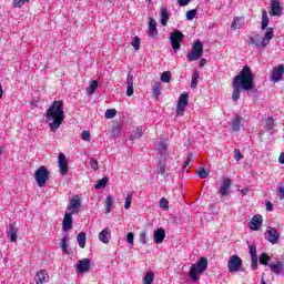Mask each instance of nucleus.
<instances>
[{"label": "nucleus", "instance_id": "nucleus-3", "mask_svg": "<svg viewBox=\"0 0 284 284\" xmlns=\"http://www.w3.org/2000/svg\"><path fill=\"white\" fill-rule=\"evenodd\" d=\"M207 270V258L206 257H200L196 264H193L190 267L189 276L193 283H196L199 281V274H203Z\"/></svg>", "mask_w": 284, "mask_h": 284}, {"label": "nucleus", "instance_id": "nucleus-27", "mask_svg": "<svg viewBox=\"0 0 284 284\" xmlns=\"http://www.w3.org/2000/svg\"><path fill=\"white\" fill-rule=\"evenodd\" d=\"M126 94L132 97L134 94V81L132 75L126 77Z\"/></svg>", "mask_w": 284, "mask_h": 284}, {"label": "nucleus", "instance_id": "nucleus-56", "mask_svg": "<svg viewBox=\"0 0 284 284\" xmlns=\"http://www.w3.org/2000/svg\"><path fill=\"white\" fill-rule=\"evenodd\" d=\"M234 159L235 161H241V159H243V153H241V150L234 149Z\"/></svg>", "mask_w": 284, "mask_h": 284}, {"label": "nucleus", "instance_id": "nucleus-36", "mask_svg": "<svg viewBox=\"0 0 284 284\" xmlns=\"http://www.w3.org/2000/svg\"><path fill=\"white\" fill-rule=\"evenodd\" d=\"M108 181H110V179H108V176L99 180L98 183L95 184V190H103V187H105V185H108Z\"/></svg>", "mask_w": 284, "mask_h": 284}, {"label": "nucleus", "instance_id": "nucleus-37", "mask_svg": "<svg viewBox=\"0 0 284 284\" xmlns=\"http://www.w3.org/2000/svg\"><path fill=\"white\" fill-rule=\"evenodd\" d=\"M97 88H99V82H97V80H93L87 90L88 94H94V92H97Z\"/></svg>", "mask_w": 284, "mask_h": 284}, {"label": "nucleus", "instance_id": "nucleus-44", "mask_svg": "<svg viewBox=\"0 0 284 284\" xmlns=\"http://www.w3.org/2000/svg\"><path fill=\"white\" fill-rule=\"evenodd\" d=\"M130 207H132V193H128L124 203V210H130Z\"/></svg>", "mask_w": 284, "mask_h": 284}, {"label": "nucleus", "instance_id": "nucleus-7", "mask_svg": "<svg viewBox=\"0 0 284 284\" xmlns=\"http://www.w3.org/2000/svg\"><path fill=\"white\" fill-rule=\"evenodd\" d=\"M247 44L251 48H256L257 50H265V48H267L263 37H261L258 33H253L247 40Z\"/></svg>", "mask_w": 284, "mask_h": 284}, {"label": "nucleus", "instance_id": "nucleus-63", "mask_svg": "<svg viewBox=\"0 0 284 284\" xmlns=\"http://www.w3.org/2000/svg\"><path fill=\"white\" fill-rule=\"evenodd\" d=\"M278 163H281L282 165H284V152L280 154V156H278Z\"/></svg>", "mask_w": 284, "mask_h": 284}, {"label": "nucleus", "instance_id": "nucleus-59", "mask_svg": "<svg viewBox=\"0 0 284 284\" xmlns=\"http://www.w3.org/2000/svg\"><path fill=\"white\" fill-rule=\"evenodd\" d=\"M126 241L129 244L134 245V233L132 232L128 233Z\"/></svg>", "mask_w": 284, "mask_h": 284}, {"label": "nucleus", "instance_id": "nucleus-42", "mask_svg": "<svg viewBox=\"0 0 284 284\" xmlns=\"http://www.w3.org/2000/svg\"><path fill=\"white\" fill-rule=\"evenodd\" d=\"M138 236L141 245H145V243H148V233L145 231H141Z\"/></svg>", "mask_w": 284, "mask_h": 284}, {"label": "nucleus", "instance_id": "nucleus-2", "mask_svg": "<svg viewBox=\"0 0 284 284\" xmlns=\"http://www.w3.org/2000/svg\"><path fill=\"white\" fill-rule=\"evenodd\" d=\"M63 101H53L44 113V121L49 123L51 132H57L63 121H65V112Z\"/></svg>", "mask_w": 284, "mask_h": 284}, {"label": "nucleus", "instance_id": "nucleus-31", "mask_svg": "<svg viewBox=\"0 0 284 284\" xmlns=\"http://www.w3.org/2000/svg\"><path fill=\"white\" fill-rule=\"evenodd\" d=\"M168 19H170V13L166 7L161 9V26H168Z\"/></svg>", "mask_w": 284, "mask_h": 284}, {"label": "nucleus", "instance_id": "nucleus-61", "mask_svg": "<svg viewBox=\"0 0 284 284\" xmlns=\"http://www.w3.org/2000/svg\"><path fill=\"white\" fill-rule=\"evenodd\" d=\"M273 210H274V204H272V202H267L266 203V211L272 212Z\"/></svg>", "mask_w": 284, "mask_h": 284}, {"label": "nucleus", "instance_id": "nucleus-26", "mask_svg": "<svg viewBox=\"0 0 284 284\" xmlns=\"http://www.w3.org/2000/svg\"><path fill=\"white\" fill-rule=\"evenodd\" d=\"M47 276H48V271H45V270L38 271L36 274V283L37 284L45 283Z\"/></svg>", "mask_w": 284, "mask_h": 284}, {"label": "nucleus", "instance_id": "nucleus-20", "mask_svg": "<svg viewBox=\"0 0 284 284\" xmlns=\"http://www.w3.org/2000/svg\"><path fill=\"white\" fill-rule=\"evenodd\" d=\"M18 232H19V229H17V223H12L9 225V231L7 232V236L11 241V243H17Z\"/></svg>", "mask_w": 284, "mask_h": 284}, {"label": "nucleus", "instance_id": "nucleus-57", "mask_svg": "<svg viewBox=\"0 0 284 284\" xmlns=\"http://www.w3.org/2000/svg\"><path fill=\"white\" fill-rule=\"evenodd\" d=\"M81 139L82 141H90V131H82Z\"/></svg>", "mask_w": 284, "mask_h": 284}, {"label": "nucleus", "instance_id": "nucleus-46", "mask_svg": "<svg viewBox=\"0 0 284 284\" xmlns=\"http://www.w3.org/2000/svg\"><path fill=\"white\" fill-rule=\"evenodd\" d=\"M264 128H265V130H268V131L274 130V120L272 118H268L266 120Z\"/></svg>", "mask_w": 284, "mask_h": 284}, {"label": "nucleus", "instance_id": "nucleus-47", "mask_svg": "<svg viewBox=\"0 0 284 284\" xmlns=\"http://www.w3.org/2000/svg\"><path fill=\"white\" fill-rule=\"evenodd\" d=\"M248 252L251 258H258V255L256 254V245H248Z\"/></svg>", "mask_w": 284, "mask_h": 284}, {"label": "nucleus", "instance_id": "nucleus-12", "mask_svg": "<svg viewBox=\"0 0 284 284\" xmlns=\"http://www.w3.org/2000/svg\"><path fill=\"white\" fill-rule=\"evenodd\" d=\"M78 274H85L92 270V264H90V258H82L78 261L75 265Z\"/></svg>", "mask_w": 284, "mask_h": 284}, {"label": "nucleus", "instance_id": "nucleus-14", "mask_svg": "<svg viewBox=\"0 0 284 284\" xmlns=\"http://www.w3.org/2000/svg\"><path fill=\"white\" fill-rule=\"evenodd\" d=\"M230 187H232V180L230 178H225L219 190L220 196H227V194H230Z\"/></svg>", "mask_w": 284, "mask_h": 284}, {"label": "nucleus", "instance_id": "nucleus-45", "mask_svg": "<svg viewBox=\"0 0 284 284\" xmlns=\"http://www.w3.org/2000/svg\"><path fill=\"white\" fill-rule=\"evenodd\" d=\"M196 174L200 176V179H205L206 176H210V171L201 168L199 171H196Z\"/></svg>", "mask_w": 284, "mask_h": 284}, {"label": "nucleus", "instance_id": "nucleus-17", "mask_svg": "<svg viewBox=\"0 0 284 284\" xmlns=\"http://www.w3.org/2000/svg\"><path fill=\"white\" fill-rule=\"evenodd\" d=\"M268 267L275 276H278L282 272H284V264L281 261H275L271 264H268Z\"/></svg>", "mask_w": 284, "mask_h": 284}, {"label": "nucleus", "instance_id": "nucleus-48", "mask_svg": "<svg viewBox=\"0 0 284 284\" xmlns=\"http://www.w3.org/2000/svg\"><path fill=\"white\" fill-rule=\"evenodd\" d=\"M199 85V73H193L192 81H191V88L194 89Z\"/></svg>", "mask_w": 284, "mask_h": 284}, {"label": "nucleus", "instance_id": "nucleus-21", "mask_svg": "<svg viewBox=\"0 0 284 284\" xmlns=\"http://www.w3.org/2000/svg\"><path fill=\"white\" fill-rule=\"evenodd\" d=\"M111 239H112V232L110 231V227H105L99 234V241H101V243L108 244L110 243Z\"/></svg>", "mask_w": 284, "mask_h": 284}, {"label": "nucleus", "instance_id": "nucleus-40", "mask_svg": "<svg viewBox=\"0 0 284 284\" xmlns=\"http://www.w3.org/2000/svg\"><path fill=\"white\" fill-rule=\"evenodd\" d=\"M161 81H163V83H170V81H172V73L170 71H164L161 75Z\"/></svg>", "mask_w": 284, "mask_h": 284}, {"label": "nucleus", "instance_id": "nucleus-6", "mask_svg": "<svg viewBox=\"0 0 284 284\" xmlns=\"http://www.w3.org/2000/svg\"><path fill=\"white\" fill-rule=\"evenodd\" d=\"M185 39V36L180 30H174L170 36L171 45L174 52H179L181 50V41Z\"/></svg>", "mask_w": 284, "mask_h": 284}, {"label": "nucleus", "instance_id": "nucleus-8", "mask_svg": "<svg viewBox=\"0 0 284 284\" xmlns=\"http://www.w3.org/2000/svg\"><path fill=\"white\" fill-rule=\"evenodd\" d=\"M243 268V260L239 255H232L227 262V270L231 273L241 272Z\"/></svg>", "mask_w": 284, "mask_h": 284}, {"label": "nucleus", "instance_id": "nucleus-38", "mask_svg": "<svg viewBox=\"0 0 284 284\" xmlns=\"http://www.w3.org/2000/svg\"><path fill=\"white\" fill-rule=\"evenodd\" d=\"M143 283L144 284H152V283H154V273L148 272L145 274V276L143 277Z\"/></svg>", "mask_w": 284, "mask_h": 284}, {"label": "nucleus", "instance_id": "nucleus-64", "mask_svg": "<svg viewBox=\"0 0 284 284\" xmlns=\"http://www.w3.org/2000/svg\"><path fill=\"white\" fill-rule=\"evenodd\" d=\"M205 63H207V60L201 59V60H200L199 68H203V67L205 65Z\"/></svg>", "mask_w": 284, "mask_h": 284}, {"label": "nucleus", "instance_id": "nucleus-51", "mask_svg": "<svg viewBox=\"0 0 284 284\" xmlns=\"http://www.w3.org/2000/svg\"><path fill=\"white\" fill-rule=\"evenodd\" d=\"M156 170H158V174H161V175L165 174V163L160 161Z\"/></svg>", "mask_w": 284, "mask_h": 284}, {"label": "nucleus", "instance_id": "nucleus-18", "mask_svg": "<svg viewBox=\"0 0 284 284\" xmlns=\"http://www.w3.org/2000/svg\"><path fill=\"white\" fill-rule=\"evenodd\" d=\"M72 214L73 213H64V217H63V221H62V230L63 232H70V229L72 227Z\"/></svg>", "mask_w": 284, "mask_h": 284}, {"label": "nucleus", "instance_id": "nucleus-52", "mask_svg": "<svg viewBox=\"0 0 284 284\" xmlns=\"http://www.w3.org/2000/svg\"><path fill=\"white\" fill-rule=\"evenodd\" d=\"M90 165H91V168H92L94 171L99 170V161H97V159L91 158V159H90Z\"/></svg>", "mask_w": 284, "mask_h": 284}, {"label": "nucleus", "instance_id": "nucleus-5", "mask_svg": "<svg viewBox=\"0 0 284 284\" xmlns=\"http://www.w3.org/2000/svg\"><path fill=\"white\" fill-rule=\"evenodd\" d=\"M203 57V42L196 40L193 43L191 51L186 53L187 61H199Z\"/></svg>", "mask_w": 284, "mask_h": 284}, {"label": "nucleus", "instance_id": "nucleus-39", "mask_svg": "<svg viewBox=\"0 0 284 284\" xmlns=\"http://www.w3.org/2000/svg\"><path fill=\"white\" fill-rule=\"evenodd\" d=\"M61 247H62L63 254H70V251H68L70 248V244H68V239L67 237H63L61 240Z\"/></svg>", "mask_w": 284, "mask_h": 284}, {"label": "nucleus", "instance_id": "nucleus-23", "mask_svg": "<svg viewBox=\"0 0 284 284\" xmlns=\"http://www.w3.org/2000/svg\"><path fill=\"white\" fill-rule=\"evenodd\" d=\"M243 125V118L241 115L235 114L232 123H231V129L233 132H241V126Z\"/></svg>", "mask_w": 284, "mask_h": 284}, {"label": "nucleus", "instance_id": "nucleus-19", "mask_svg": "<svg viewBox=\"0 0 284 284\" xmlns=\"http://www.w3.org/2000/svg\"><path fill=\"white\" fill-rule=\"evenodd\" d=\"M281 2L278 0H271V17H281Z\"/></svg>", "mask_w": 284, "mask_h": 284}, {"label": "nucleus", "instance_id": "nucleus-55", "mask_svg": "<svg viewBox=\"0 0 284 284\" xmlns=\"http://www.w3.org/2000/svg\"><path fill=\"white\" fill-rule=\"evenodd\" d=\"M153 92L155 97H161V87L159 85V82H155V84L153 85Z\"/></svg>", "mask_w": 284, "mask_h": 284}, {"label": "nucleus", "instance_id": "nucleus-35", "mask_svg": "<svg viewBox=\"0 0 284 284\" xmlns=\"http://www.w3.org/2000/svg\"><path fill=\"white\" fill-rule=\"evenodd\" d=\"M193 159L194 155L192 153L186 154V160L183 163V170H187V168H190L192 163H194Z\"/></svg>", "mask_w": 284, "mask_h": 284}, {"label": "nucleus", "instance_id": "nucleus-1", "mask_svg": "<svg viewBox=\"0 0 284 284\" xmlns=\"http://www.w3.org/2000/svg\"><path fill=\"white\" fill-rule=\"evenodd\" d=\"M232 99L233 101H239L241 99V91L250 92L254 90V74L250 65H244L237 75L233 78L232 81Z\"/></svg>", "mask_w": 284, "mask_h": 284}, {"label": "nucleus", "instance_id": "nucleus-22", "mask_svg": "<svg viewBox=\"0 0 284 284\" xmlns=\"http://www.w3.org/2000/svg\"><path fill=\"white\" fill-rule=\"evenodd\" d=\"M158 154H160V156L162 159H166V156H168V140H161L158 143Z\"/></svg>", "mask_w": 284, "mask_h": 284}, {"label": "nucleus", "instance_id": "nucleus-9", "mask_svg": "<svg viewBox=\"0 0 284 284\" xmlns=\"http://www.w3.org/2000/svg\"><path fill=\"white\" fill-rule=\"evenodd\" d=\"M190 100V93H182L179 98V102L176 104V114L183 116L185 112V108H187V101Z\"/></svg>", "mask_w": 284, "mask_h": 284}, {"label": "nucleus", "instance_id": "nucleus-58", "mask_svg": "<svg viewBox=\"0 0 284 284\" xmlns=\"http://www.w3.org/2000/svg\"><path fill=\"white\" fill-rule=\"evenodd\" d=\"M168 205H170V202L165 197H162L160 200V207H164V210H168Z\"/></svg>", "mask_w": 284, "mask_h": 284}, {"label": "nucleus", "instance_id": "nucleus-15", "mask_svg": "<svg viewBox=\"0 0 284 284\" xmlns=\"http://www.w3.org/2000/svg\"><path fill=\"white\" fill-rule=\"evenodd\" d=\"M58 163L60 168V174H62V176H65V174H68V159L65 158V154H59Z\"/></svg>", "mask_w": 284, "mask_h": 284}, {"label": "nucleus", "instance_id": "nucleus-30", "mask_svg": "<svg viewBox=\"0 0 284 284\" xmlns=\"http://www.w3.org/2000/svg\"><path fill=\"white\" fill-rule=\"evenodd\" d=\"M77 241H78L79 247H81V250H84L85 248V241H87L85 232H80L77 236Z\"/></svg>", "mask_w": 284, "mask_h": 284}, {"label": "nucleus", "instance_id": "nucleus-10", "mask_svg": "<svg viewBox=\"0 0 284 284\" xmlns=\"http://www.w3.org/2000/svg\"><path fill=\"white\" fill-rule=\"evenodd\" d=\"M68 210L70 214H79L81 212V197L79 195H74L68 204Z\"/></svg>", "mask_w": 284, "mask_h": 284}, {"label": "nucleus", "instance_id": "nucleus-13", "mask_svg": "<svg viewBox=\"0 0 284 284\" xmlns=\"http://www.w3.org/2000/svg\"><path fill=\"white\" fill-rule=\"evenodd\" d=\"M263 226V215L256 214L251 219V222L248 223L250 230H254V232H258L261 227Z\"/></svg>", "mask_w": 284, "mask_h": 284}, {"label": "nucleus", "instance_id": "nucleus-41", "mask_svg": "<svg viewBox=\"0 0 284 284\" xmlns=\"http://www.w3.org/2000/svg\"><path fill=\"white\" fill-rule=\"evenodd\" d=\"M131 45L134 48V50L139 51L141 50V38L139 37H134L132 42H131Z\"/></svg>", "mask_w": 284, "mask_h": 284}, {"label": "nucleus", "instance_id": "nucleus-34", "mask_svg": "<svg viewBox=\"0 0 284 284\" xmlns=\"http://www.w3.org/2000/svg\"><path fill=\"white\" fill-rule=\"evenodd\" d=\"M270 261H272V257L268 256L267 253H261L260 255V265H270Z\"/></svg>", "mask_w": 284, "mask_h": 284}, {"label": "nucleus", "instance_id": "nucleus-53", "mask_svg": "<svg viewBox=\"0 0 284 284\" xmlns=\"http://www.w3.org/2000/svg\"><path fill=\"white\" fill-rule=\"evenodd\" d=\"M277 196L280 201H284V185L277 187Z\"/></svg>", "mask_w": 284, "mask_h": 284}, {"label": "nucleus", "instance_id": "nucleus-54", "mask_svg": "<svg viewBox=\"0 0 284 284\" xmlns=\"http://www.w3.org/2000/svg\"><path fill=\"white\" fill-rule=\"evenodd\" d=\"M26 4V0H13L12 6L13 8H22Z\"/></svg>", "mask_w": 284, "mask_h": 284}, {"label": "nucleus", "instance_id": "nucleus-49", "mask_svg": "<svg viewBox=\"0 0 284 284\" xmlns=\"http://www.w3.org/2000/svg\"><path fill=\"white\" fill-rule=\"evenodd\" d=\"M251 270H258V257H251Z\"/></svg>", "mask_w": 284, "mask_h": 284}, {"label": "nucleus", "instance_id": "nucleus-16", "mask_svg": "<svg viewBox=\"0 0 284 284\" xmlns=\"http://www.w3.org/2000/svg\"><path fill=\"white\" fill-rule=\"evenodd\" d=\"M283 74L284 65L281 64L273 70L271 81H273V83H278V81L283 79Z\"/></svg>", "mask_w": 284, "mask_h": 284}, {"label": "nucleus", "instance_id": "nucleus-32", "mask_svg": "<svg viewBox=\"0 0 284 284\" xmlns=\"http://www.w3.org/2000/svg\"><path fill=\"white\" fill-rule=\"evenodd\" d=\"M262 30H267V26H270V17L267 16V11H262Z\"/></svg>", "mask_w": 284, "mask_h": 284}, {"label": "nucleus", "instance_id": "nucleus-33", "mask_svg": "<svg viewBox=\"0 0 284 284\" xmlns=\"http://www.w3.org/2000/svg\"><path fill=\"white\" fill-rule=\"evenodd\" d=\"M112 205H114V199L109 195L105 199V214H110L112 212Z\"/></svg>", "mask_w": 284, "mask_h": 284}, {"label": "nucleus", "instance_id": "nucleus-43", "mask_svg": "<svg viewBox=\"0 0 284 284\" xmlns=\"http://www.w3.org/2000/svg\"><path fill=\"white\" fill-rule=\"evenodd\" d=\"M116 116V111L114 109H108L104 113V119H114Z\"/></svg>", "mask_w": 284, "mask_h": 284}, {"label": "nucleus", "instance_id": "nucleus-25", "mask_svg": "<svg viewBox=\"0 0 284 284\" xmlns=\"http://www.w3.org/2000/svg\"><path fill=\"white\" fill-rule=\"evenodd\" d=\"M245 26V18L235 17L231 23V30H241Z\"/></svg>", "mask_w": 284, "mask_h": 284}, {"label": "nucleus", "instance_id": "nucleus-4", "mask_svg": "<svg viewBox=\"0 0 284 284\" xmlns=\"http://www.w3.org/2000/svg\"><path fill=\"white\" fill-rule=\"evenodd\" d=\"M34 179L39 187H45V183L50 181V171L45 166H40L34 172Z\"/></svg>", "mask_w": 284, "mask_h": 284}, {"label": "nucleus", "instance_id": "nucleus-60", "mask_svg": "<svg viewBox=\"0 0 284 284\" xmlns=\"http://www.w3.org/2000/svg\"><path fill=\"white\" fill-rule=\"evenodd\" d=\"M112 134H113V136L121 134V126H119V125L113 126Z\"/></svg>", "mask_w": 284, "mask_h": 284}, {"label": "nucleus", "instance_id": "nucleus-50", "mask_svg": "<svg viewBox=\"0 0 284 284\" xmlns=\"http://www.w3.org/2000/svg\"><path fill=\"white\" fill-rule=\"evenodd\" d=\"M195 17H196V9H192L186 12L187 21H192Z\"/></svg>", "mask_w": 284, "mask_h": 284}, {"label": "nucleus", "instance_id": "nucleus-28", "mask_svg": "<svg viewBox=\"0 0 284 284\" xmlns=\"http://www.w3.org/2000/svg\"><path fill=\"white\" fill-rule=\"evenodd\" d=\"M262 39L265 45H270V41L274 39V28H266V32Z\"/></svg>", "mask_w": 284, "mask_h": 284}, {"label": "nucleus", "instance_id": "nucleus-11", "mask_svg": "<svg viewBox=\"0 0 284 284\" xmlns=\"http://www.w3.org/2000/svg\"><path fill=\"white\" fill-rule=\"evenodd\" d=\"M265 237L268 243H272V245H276V243H278V240L281 239V235L278 234V231L276 229L268 226Z\"/></svg>", "mask_w": 284, "mask_h": 284}, {"label": "nucleus", "instance_id": "nucleus-24", "mask_svg": "<svg viewBox=\"0 0 284 284\" xmlns=\"http://www.w3.org/2000/svg\"><path fill=\"white\" fill-rule=\"evenodd\" d=\"M158 36L159 30H156V21H154L152 18H149V37H151V39H156Z\"/></svg>", "mask_w": 284, "mask_h": 284}, {"label": "nucleus", "instance_id": "nucleus-29", "mask_svg": "<svg viewBox=\"0 0 284 284\" xmlns=\"http://www.w3.org/2000/svg\"><path fill=\"white\" fill-rule=\"evenodd\" d=\"M165 240V230L163 229H158L155 231V234H154V241L155 243H163V241Z\"/></svg>", "mask_w": 284, "mask_h": 284}, {"label": "nucleus", "instance_id": "nucleus-62", "mask_svg": "<svg viewBox=\"0 0 284 284\" xmlns=\"http://www.w3.org/2000/svg\"><path fill=\"white\" fill-rule=\"evenodd\" d=\"M190 1L192 0H178V2L180 3V6L184 7V6H189Z\"/></svg>", "mask_w": 284, "mask_h": 284}]
</instances>
